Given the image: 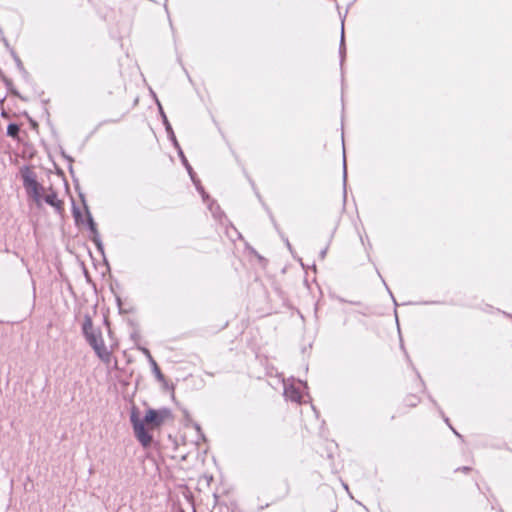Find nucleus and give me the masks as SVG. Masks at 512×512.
<instances>
[{"mask_svg":"<svg viewBox=\"0 0 512 512\" xmlns=\"http://www.w3.org/2000/svg\"><path fill=\"white\" fill-rule=\"evenodd\" d=\"M157 104H158V106H159V109H160L161 115H162V117H163V122H164V124H165V126H166V130H167V132L171 135V139L173 140L174 145H175L176 147H178V143H177V141H176V138H175V136H174V133H173V131H172V128H171V126H170V124H169V122H168V120H167L166 115H165V114H164V112L162 111V107H161V105H160L159 101H157Z\"/></svg>","mask_w":512,"mask_h":512,"instance_id":"nucleus-6","label":"nucleus"},{"mask_svg":"<svg viewBox=\"0 0 512 512\" xmlns=\"http://www.w3.org/2000/svg\"><path fill=\"white\" fill-rule=\"evenodd\" d=\"M89 226H90V229L94 232L95 231V223L93 222L92 218L89 219Z\"/></svg>","mask_w":512,"mask_h":512,"instance_id":"nucleus-11","label":"nucleus"},{"mask_svg":"<svg viewBox=\"0 0 512 512\" xmlns=\"http://www.w3.org/2000/svg\"><path fill=\"white\" fill-rule=\"evenodd\" d=\"M301 386H306L301 381L296 383H287L284 382V395L287 399H290L295 402H301L302 400V392L300 390Z\"/></svg>","mask_w":512,"mask_h":512,"instance_id":"nucleus-4","label":"nucleus"},{"mask_svg":"<svg viewBox=\"0 0 512 512\" xmlns=\"http://www.w3.org/2000/svg\"><path fill=\"white\" fill-rule=\"evenodd\" d=\"M286 244H287V247H288L289 249H291V245H290V243H289V241H288V240L286 241Z\"/></svg>","mask_w":512,"mask_h":512,"instance_id":"nucleus-14","label":"nucleus"},{"mask_svg":"<svg viewBox=\"0 0 512 512\" xmlns=\"http://www.w3.org/2000/svg\"><path fill=\"white\" fill-rule=\"evenodd\" d=\"M344 44V25L342 24L341 45Z\"/></svg>","mask_w":512,"mask_h":512,"instance_id":"nucleus-12","label":"nucleus"},{"mask_svg":"<svg viewBox=\"0 0 512 512\" xmlns=\"http://www.w3.org/2000/svg\"><path fill=\"white\" fill-rule=\"evenodd\" d=\"M152 368H153V372L155 374V376L157 377L158 380H162L163 379V375L156 363V361L154 359H151V362H150Z\"/></svg>","mask_w":512,"mask_h":512,"instance_id":"nucleus-7","label":"nucleus"},{"mask_svg":"<svg viewBox=\"0 0 512 512\" xmlns=\"http://www.w3.org/2000/svg\"><path fill=\"white\" fill-rule=\"evenodd\" d=\"M21 176L28 197L40 207L43 204V198L46 194L45 188L37 181V176L32 169L28 167L22 168Z\"/></svg>","mask_w":512,"mask_h":512,"instance_id":"nucleus-3","label":"nucleus"},{"mask_svg":"<svg viewBox=\"0 0 512 512\" xmlns=\"http://www.w3.org/2000/svg\"><path fill=\"white\" fill-rule=\"evenodd\" d=\"M170 415L168 409H149L144 419H141L135 411L132 412L131 423L134 434L143 447H149L152 442V435L149 433V429L159 427Z\"/></svg>","mask_w":512,"mask_h":512,"instance_id":"nucleus-1","label":"nucleus"},{"mask_svg":"<svg viewBox=\"0 0 512 512\" xmlns=\"http://www.w3.org/2000/svg\"><path fill=\"white\" fill-rule=\"evenodd\" d=\"M143 353H144V355H146V356H147V358H148L149 362H151V359H153V358H152V356H151V354H150L149 350H148V349H146V348H144V349H143Z\"/></svg>","mask_w":512,"mask_h":512,"instance_id":"nucleus-10","label":"nucleus"},{"mask_svg":"<svg viewBox=\"0 0 512 512\" xmlns=\"http://www.w3.org/2000/svg\"><path fill=\"white\" fill-rule=\"evenodd\" d=\"M179 154H180V156H181V158H182L183 164L186 166V168H187V170H188V172H189V174H190L191 178L193 179V176H192V168H191V167H190V165L188 164V162H187L186 158L184 157V155H183V153H182V151H181V150L179 151Z\"/></svg>","mask_w":512,"mask_h":512,"instance_id":"nucleus-9","label":"nucleus"},{"mask_svg":"<svg viewBox=\"0 0 512 512\" xmlns=\"http://www.w3.org/2000/svg\"><path fill=\"white\" fill-rule=\"evenodd\" d=\"M19 132V127L16 124H9L7 127V134L11 137H16Z\"/></svg>","mask_w":512,"mask_h":512,"instance_id":"nucleus-8","label":"nucleus"},{"mask_svg":"<svg viewBox=\"0 0 512 512\" xmlns=\"http://www.w3.org/2000/svg\"><path fill=\"white\" fill-rule=\"evenodd\" d=\"M343 166H344V179H346V160L345 159H344Z\"/></svg>","mask_w":512,"mask_h":512,"instance_id":"nucleus-13","label":"nucleus"},{"mask_svg":"<svg viewBox=\"0 0 512 512\" xmlns=\"http://www.w3.org/2000/svg\"><path fill=\"white\" fill-rule=\"evenodd\" d=\"M83 333L90 346L94 349L97 356L105 363L110 362L111 354L104 344V340L99 331L94 329L90 318H86L83 323Z\"/></svg>","mask_w":512,"mask_h":512,"instance_id":"nucleus-2","label":"nucleus"},{"mask_svg":"<svg viewBox=\"0 0 512 512\" xmlns=\"http://www.w3.org/2000/svg\"><path fill=\"white\" fill-rule=\"evenodd\" d=\"M43 202L47 203L48 205H50L52 207H56V208H58L60 206V201L57 199V195L53 191H50L45 194V196L43 198Z\"/></svg>","mask_w":512,"mask_h":512,"instance_id":"nucleus-5","label":"nucleus"}]
</instances>
